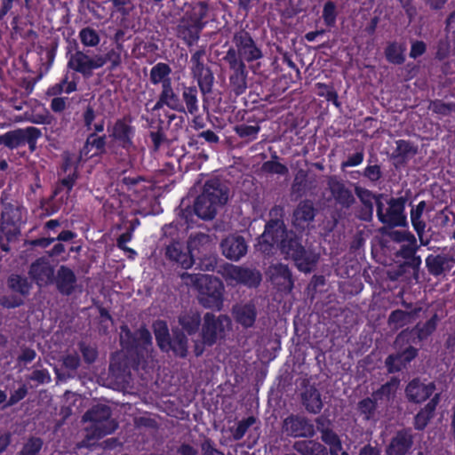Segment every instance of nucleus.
Segmentation results:
<instances>
[{
  "instance_id": "obj_60",
  "label": "nucleus",
  "mask_w": 455,
  "mask_h": 455,
  "mask_svg": "<svg viewBox=\"0 0 455 455\" xmlns=\"http://www.w3.org/2000/svg\"><path fill=\"white\" fill-rule=\"evenodd\" d=\"M363 160V152H357L354 154L353 156H349L347 162L342 164L343 167H349V166H357L359 165Z\"/></svg>"
},
{
  "instance_id": "obj_6",
  "label": "nucleus",
  "mask_w": 455,
  "mask_h": 455,
  "mask_svg": "<svg viewBox=\"0 0 455 455\" xmlns=\"http://www.w3.org/2000/svg\"><path fill=\"white\" fill-rule=\"evenodd\" d=\"M154 331L158 346L162 350L168 351L172 349L176 355L186 356L188 339L183 333L173 331V337L170 340L167 324L163 321H157L154 323Z\"/></svg>"
},
{
  "instance_id": "obj_22",
  "label": "nucleus",
  "mask_w": 455,
  "mask_h": 455,
  "mask_svg": "<svg viewBox=\"0 0 455 455\" xmlns=\"http://www.w3.org/2000/svg\"><path fill=\"white\" fill-rule=\"evenodd\" d=\"M225 60L228 62L230 68L235 71V75L231 76V83L234 84L237 89L243 90L245 88L244 82V64L237 57L236 52L234 49H229L226 54Z\"/></svg>"
},
{
  "instance_id": "obj_10",
  "label": "nucleus",
  "mask_w": 455,
  "mask_h": 455,
  "mask_svg": "<svg viewBox=\"0 0 455 455\" xmlns=\"http://www.w3.org/2000/svg\"><path fill=\"white\" fill-rule=\"evenodd\" d=\"M106 63L107 58L103 55L95 54L90 56L81 51H77L70 55L68 66L84 76H90L94 69L103 67Z\"/></svg>"
},
{
  "instance_id": "obj_24",
  "label": "nucleus",
  "mask_w": 455,
  "mask_h": 455,
  "mask_svg": "<svg viewBox=\"0 0 455 455\" xmlns=\"http://www.w3.org/2000/svg\"><path fill=\"white\" fill-rule=\"evenodd\" d=\"M56 285L61 293L71 294L76 287V277L74 272L70 268L61 266L57 273Z\"/></svg>"
},
{
  "instance_id": "obj_11",
  "label": "nucleus",
  "mask_w": 455,
  "mask_h": 455,
  "mask_svg": "<svg viewBox=\"0 0 455 455\" xmlns=\"http://www.w3.org/2000/svg\"><path fill=\"white\" fill-rule=\"evenodd\" d=\"M398 383L396 381L388 382L381 387V388L372 395L371 398L362 400L358 403V411L365 419L372 418L376 405L379 401L387 402L396 391Z\"/></svg>"
},
{
  "instance_id": "obj_28",
  "label": "nucleus",
  "mask_w": 455,
  "mask_h": 455,
  "mask_svg": "<svg viewBox=\"0 0 455 455\" xmlns=\"http://www.w3.org/2000/svg\"><path fill=\"white\" fill-rule=\"evenodd\" d=\"M294 225L299 228H305L315 217L313 204L309 201L299 204L293 214Z\"/></svg>"
},
{
  "instance_id": "obj_44",
  "label": "nucleus",
  "mask_w": 455,
  "mask_h": 455,
  "mask_svg": "<svg viewBox=\"0 0 455 455\" xmlns=\"http://www.w3.org/2000/svg\"><path fill=\"white\" fill-rule=\"evenodd\" d=\"M76 90V84L74 82H68L66 79L60 83L56 84L47 90V94L56 96L61 92L71 93Z\"/></svg>"
},
{
  "instance_id": "obj_23",
  "label": "nucleus",
  "mask_w": 455,
  "mask_h": 455,
  "mask_svg": "<svg viewBox=\"0 0 455 455\" xmlns=\"http://www.w3.org/2000/svg\"><path fill=\"white\" fill-rule=\"evenodd\" d=\"M233 315L243 327L250 328L254 324L257 316L255 306L251 303L236 305L233 308Z\"/></svg>"
},
{
  "instance_id": "obj_54",
  "label": "nucleus",
  "mask_w": 455,
  "mask_h": 455,
  "mask_svg": "<svg viewBox=\"0 0 455 455\" xmlns=\"http://www.w3.org/2000/svg\"><path fill=\"white\" fill-rule=\"evenodd\" d=\"M207 5L204 3H199L193 8V17L191 18V22H194L196 20H199L202 22V20L207 14Z\"/></svg>"
},
{
  "instance_id": "obj_12",
  "label": "nucleus",
  "mask_w": 455,
  "mask_h": 455,
  "mask_svg": "<svg viewBox=\"0 0 455 455\" xmlns=\"http://www.w3.org/2000/svg\"><path fill=\"white\" fill-rule=\"evenodd\" d=\"M120 341L124 348H134L138 354H142L143 351L148 353L152 344L151 335L148 330L140 329L132 336L126 326L121 328Z\"/></svg>"
},
{
  "instance_id": "obj_25",
  "label": "nucleus",
  "mask_w": 455,
  "mask_h": 455,
  "mask_svg": "<svg viewBox=\"0 0 455 455\" xmlns=\"http://www.w3.org/2000/svg\"><path fill=\"white\" fill-rule=\"evenodd\" d=\"M412 444L411 435L407 431L398 432L393 437L387 450V455H405Z\"/></svg>"
},
{
  "instance_id": "obj_56",
  "label": "nucleus",
  "mask_w": 455,
  "mask_h": 455,
  "mask_svg": "<svg viewBox=\"0 0 455 455\" xmlns=\"http://www.w3.org/2000/svg\"><path fill=\"white\" fill-rule=\"evenodd\" d=\"M217 262V257L214 255L205 257L200 261V268L204 271H212L216 267Z\"/></svg>"
},
{
  "instance_id": "obj_17",
  "label": "nucleus",
  "mask_w": 455,
  "mask_h": 455,
  "mask_svg": "<svg viewBox=\"0 0 455 455\" xmlns=\"http://www.w3.org/2000/svg\"><path fill=\"white\" fill-rule=\"evenodd\" d=\"M54 268L47 259H36L30 267L29 275L39 285L45 286L53 280Z\"/></svg>"
},
{
  "instance_id": "obj_48",
  "label": "nucleus",
  "mask_w": 455,
  "mask_h": 455,
  "mask_svg": "<svg viewBox=\"0 0 455 455\" xmlns=\"http://www.w3.org/2000/svg\"><path fill=\"white\" fill-rule=\"evenodd\" d=\"M386 363L388 368V371L393 372L400 371L406 365L407 363L404 361L402 355H397L388 356L386 361Z\"/></svg>"
},
{
  "instance_id": "obj_43",
  "label": "nucleus",
  "mask_w": 455,
  "mask_h": 455,
  "mask_svg": "<svg viewBox=\"0 0 455 455\" xmlns=\"http://www.w3.org/2000/svg\"><path fill=\"white\" fill-rule=\"evenodd\" d=\"M404 51L405 48L403 45L392 43L386 49V57L390 62L400 64L404 60Z\"/></svg>"
},
{
  "instance_id": "obj_19",
  "label": "nucleus",
  "mask_w": 455,
  "mask_h": 455,
  "mask_svg": "<svg viewBox=\"0 0 455 455\" xmlns=\"http://www.w3.org/2000/svg\"><path fill=\"white\" fill-rule=\"evenodd\" d=\"M268 275L272 283L283 291H290L292 288V281L288 267L278 264L269 267Z\"/></svg>"
},
{
  "instance_id": "obj_5",
  "label": "nucleus",
  "mask_w": 455,
  "mask_h": 455,
  "mask_svg": "<svg viewBox=\"0 0 455 455\" xmlns=\"http://www.w3.org/2000/svg\"><path fill=\"white\" fill-rule=\"evenodd\" d=\"M377 216L379 221L390 227L406 225V216L403 213L404 203L400 198H387L383 195L376 199Z\"/></svg>"
},
{
  "instance_id": "obj_63",
  "label": "nucleus",
  "mask_w": 455,
  "mask_h": 455,
  "mask_svg": "<svg viewBox=\"0 0 455 455\" xmlns=\"http://www.w3.org/2000/svg\"><path fill=\"white\" fill-rule=\"evenodd\" d=\"M82 353L84 355V358L86 362L92 363L95 360L97 356V352L93 347H82Z\"/></svg>"
},
{
  "instance_id": "obj_55",
  "label": "nucleus",
  "mask_w": 455,
  "mask_h": 455,
  "mask_svg": "<svg viewBox=\"0 0 455 455\" xmlns=\"http://www.w3.org/2000/svg\"><path fill=\"white\" fill-rule=\"evenodd\" d=\"M29 379L41 384L49 383L51 381V376L45 370L34 371Z\"/></svg>"
},
{
  "instance_id": "obj_18",
  "label": "nucleus",
  "mask_w": 455,
  "mask_h": 455,
  "mask_svg": "<svg viewBox=\"0 0 455 455\" xmlns=\"http://www.w3.org/2000/svg\"><path fill=\"white\" fill-rule=\"evenodd\" d=\"M164 106L178 112H185V107L180 100L178 93L174 92L172 84L161 89L158 100L153 109H160Z\"/></svg>"
},
{
  "instance_id": "obj_14",
  "label": "nucleus",
  "mask_w": 455,
  "mask_h": 455,
  "mask_svg": "<svg viewBox=\"0 0 455 455\" xmlns=\"http://www.w3.org/2000/svg\"><path fill=\"white\" fill-rule=\"evenodd\" d=\"M204 53V50H198L191 56L190 60L193 76L197 80L203 92L209 90L213 79L210 70L204 65L203 57Z\"/></svg>"
},
{
  "instance_id": "obj_41",
  "label": "nucleus",
  "mask_w": 455,
  "mask_h": 455,
  "mask_svg": "<svg viewBox=\"0 0 455 455\" xmlns=\"http://www.w3.org/2000/svg\"><path fill=\"white\" fill-rule=\"evenodd\" d=\"M8 286L14 291L22 295L28 294L30 290V283L25 277L18 275H12L8 279Z\"/></svg>"
},
{
  "instance_id": "obj_37",
  "label": "nucleus",
  "mask_w": 455,
  "mask_h": 455,
  "mask_svg": "<svg viewBox=\"0 0 455 455\" xmlns=\"http://www.w3.org/2000/svg\"><path fill=\"white\" fill-rule=\"evenodd\" d=\"M182 98L186 104V108L191 115L198 111L197 90L196 87H184L182 91Z\"/></svg>"
},
{
  "instance_id": "obj_32",
  "label": "nucleus",
  "mask_w": 455,
  "mask_h": 455,
  "mask_svg": "<svg viewBox=\"0 0 455 455\" xmlns=\"http://www.w3.org/2000/svg\"><path fill=\"white\" fill-rule=\"evenodd\" d=\"M133 135V131L130 125L123 121H118L113 127L112 136L119 141L123 147H127L131 144V139Z\"/></svg>"
},
{
  "instance_id": "obj_20",
  "label": "nucleus",
  "mask_w": 455,
  "mask_h": 455,
  "mask_svg": "<svg viewBox=\"0 0 455 455\" xmlns=\"http://www.w3.org/2000/svg\"><path fill=\"white\" fill-rule=\"evenodd\" d=\"M435 389V387L433 383L425 384L412 380L406 387V395L410 401L422 403L433 394Z\"/></svg>"
},
{
  "instance_id": "obj_46",
  "label": "nucleus",
  "mask_w": 455,
  "mask_h": 455,
  "mask_svg": "<svg viewBox=\"0 0 455 455\" xmlns=\"http://www.w3.org/2000/svg\"><path fill=\"white\" fill-rule=\"evenodd\" d=\"M411 318V315L402 310L394 311L388 319V323L393 328L398 329L405 325Z\"/></svg>"
},
{
  "instance_id": "obj_58",
  "label": "nucleus",
  "mask_w": 455,
  "mask_h": 455,
  "mask_svg": "<svg viewBox=\"0 0 455 455\" xmlns=\"http://www.w3.org/2000/svg\"><path fill=\"white\" fill-rule=\"evenodd\" d=\"M67 107V98L55 97L52 100L51 108L54 112H62Z\"/></svg>"
},
{
  "instance_id": "obj_21",
  "label": "nucleus",
  "mask_w": 455,
  "mask_h": 455,
  "mask_svg": "<svg viewBox=\"0 0 455 455\" xmlns=\"http://www.w3.org/2000/svg\"><path fill=\"white\" fill-rule=\"evenodd\" d=\"M285 431L295 436H312L314 426L303 418L289 417L283 422Z\"/></svg>"
},
{
  "instance_id": "obj_47",
  "label": "nucleus",
  "mask_w": 455,
  "mask_h": 455,
  "mask_svg": "<svg viewBox=\"0 0 455 455\" xmlns=\"http://www.w3.org/2000/svg\"><path fill=\"white\" fill-rule=\"evenodd\" d=\"M43 442L39 438L30 439L23 447L20 455H37Z\"/></svg>"
},
{
  "instance_id": "obj_7",
  "label": "nucleus",
  "mask_w": 455,
  "mask_h": 455,
  "mask_svg": "<svg viewBox=\"0 0 455 455\" xmlns=\"http://www.w3.org/2000/svg\"><path fill=\"white\" fill-rule=\"evenodd\" d=\"M84 421L91 422V429L96 437L111 434L116 428V422L110 419V410L105 405H97L84 416Z\"/></svg>"
},
{
  "instance_id": "obj_13",
  "label": "nucleus",
  "mask_w": 455,
  "mask_h": 455,
  "mask_svg": "<svg viewBox=\"0 0 455 455\" xmlns=\"http://www.w3.org/2000/svg\"><path fill=\"white\" fill-rule=\"evenodd\" d=\"M27 220V211L19 204H7L2 212V228L7 234H16Z\"/></svg>"
},
{
  "instance_id": "obj_40",
  "label": "nucleus",
  "mask_w": 455,
  "mask_h": 455,
  "mask_svg": "<svg viewBox=\"0 0 455 455\" xmlns=\"http://www.w3.org/2000/svg\"><path fill=\"white\" fill-rule=\"evenodd\" d=\"M79 38L81 43L87 47H95L100 41L98 32L90 27L80 30Z\"/></svg>"
},
{
  "instance_id": "obj_8",
  "label": "nucleus",
  "mask_w": 455,
  "mask_h": 455,
  "mask_svg": "<svg viewBox=\"0 0 455 455\" xmlns=\"http://www.w3.org/2000/svg\"><path fill=\"white\" fill-rule=\"evenodd\" d=\"M229 329L230 319L228 316L220 315L216 317L212 314H206L202 328L203 343L207 346L213 345L219 339H221Z\"/></svg>"
},
{
  "instance_id": "obj_64",
  "label": "nucleus",
  "mask_w": 455,
  "mask_h": 455,
  "mask_svg": "<svg viewBox=\"0 0 455 455\" xmlns=\"http://www.w3.org/2000/svg\"><path fill=\"white\" fill-rule=\"evenodd\" d=\"M202 451L204 455H224L220 451L216 450L210 441L206 440L202 444Z\"/></svg>"
},
{
  "instance_id": "obj_39",
  "label": "nucleus",
  "mask_w": 455,
  "mask_h": 455,
  "mask_svg": "<svg viewBox=\"0 0 455 455\" xmlns=\"http://www.w3.org/2000/svg\"><path fill=\"white\" fill-rule=\"evenodd\" d=\"M323 441L330 446L331 455H340L342 451L341 443L338 435L330 430L323 431Z\"/></svg>"
},
{
  "instance_id": "obj_29",
  "label": "nucleus",
  "mask_w": 455,
  "mask_h": 455,
  "mask_svg": "<svg viewBox=\"0 0 455 455\" xmlns=\"http://www.w3.org/2000/svg\"><path fill=\"white\" fill-rule=\"evenodd\" d=\"M179 323L188 334H193L199 328L201 323L200 314L193 309L186 311L180 315Z\"/></svg>"
},
{
  "instance_id": "obj_53",
  "label": "nucleus",
  "mask_w": 455,
  "mask_h": 455,
  "mask_svg": "<svg viewBox=\"0 0 455 455\" xmlns=\"http://www.w3.org/2000/svg\"><path fill=\"white\" fill-rule=\"evenodd\" d=\"M429 109L436 114L446 116L451 113L453 108L451 105L437 100L431 102Z\"/></svg>"
},
{
  "instance_id": "obj_62",
  "label": "nucleus",
  "mask_w": 455,
  "mask_h": 455,
  "mask_svg": "<svg viewBox=\"0 0 455 455\" xmlns=\"http://www.w3.org/2000/svg\"><path fill=\"white\" fill-rule=\"evenodd\" d=\"M63 364L68 369L75 370L79 364V358L76 355H69L64 358Z\"/></svg>"
},
{
  "instance_id": "obj_59",
  "label": "nucleus",
  "mask_w": 455,
  "mask_h": 455,
  "mask_svg": "<svg viewBox=\"0 0 455 455\" xmlns=\"http://www.w3.org/2000/svg\"><path fill=\"white\" fill-rule=\"evenodd\" d=\"M27 393H28V389H27L26 386L25 385L21 386L17 390H15L13 394H12V395L10 397L9 403L14 404V403H18L19 401H20L21 399H23L26 396Z\"/></svg>"
},
{
  "instance_id": "obj_49",
  "label": "nucleus",
  "mask_w": 455,
  "mask_h": 455,
  "mask_svg": "<svg viewBox=\"0 0 455 455\" xmlns=\"http://www.w3.org/2000/svg\"><path fill=\"white\" fill-rule=\"evenodd\" d=\"M104 145L105 140L103 138L91 136L88 138L84 150L90 151L92 148H95V152L92 155H96L102 150Z\"/></svg>"
},
{
  "instance_id": "obj_15",
  "label": "nucleus",
  "mask_w": 455,
  "mask_h": 455,
  "mask_svg": "<svg viewBox=\"0 0 455 455\" xmlns=\"http://www.w3.org/2000/svg\"><path fill=\"white\" fill-rule=\"evenodd\" d=\"M238 54L247 61H252L261 57V52L255 45L247 32H238L234 36Z\"/></svg>"
},
{
  "instance_id": "obj_42",
  "label": "nucleus",
  "mask_w": 455,
  "mask_h": 455,
  "mask_svg": "<svg viewBox=\"0 0 455 455\" xmlns=\"http://www.w3.org/2000/svg\"><path fill=\"white\" fill-rule=\"evenodd\" d=\"M390 237L393 241L401 243L405 242L407 243V249L409 250L410 253L414 252L415 246H416V238L415 236L411 234L410 232L405 231H393L390 233Z\"/></svg>"
},
{
  "instance_id": "obj_38",
  "label": "nucleus",
  "mask_w": 455,
  "mask_h": 455,
  "mask_svg": "<svg viewBox=\"0 0 455 455\" xmlns=\"http://www.w3.org/2000/svg\"><path fill=\"white\" fill-rule=\"evenodd\" d=\"M356 195L366 207V213L362 216L363 220H370L372 217L373 203H376L378 196H373L369 190L356 188Z\"/></svg>"
},
{
  "instance_id": "obj_36",
  "label": "nucleus",
  "mask_w": 455,
  "mask_h": 455,
  "mask_svg": "<svg viewBox=\"0 0 455 455\" xmlns=\"http://www.w3.org/2000/svg\"><path fill=\"white\" fill-rule=\"evenodd\" d=\"M450 259L443 255H430L426 259V264L429 271L434 275L441 274L446 267H449L448 263Z\"/></svg>"
},
{
  "instance_id": "obj_1",
  "label": "nucleus",
  "mask_w": 455,
  "mask_h": 455,
  "mask_svg": "<svg viewBox=\"0 0 455 455\" xmlns=\"http://www.w3.org/2000/svg\"><path fill=\"white\" fill-rule=\"evenodd\" d=\"M275 245L280 248L286 258L292 259L302 272L313 271L318 261L319 255L312 251H306L298 242L296 235L292 232H286L283 222L280 221H271L266 226L256 248L263 253L269 254L272 253Z\"/></svg>"
},
{
  "instance_id": "obj_34",
  "label": "nucleus",
  "mask_w": 455,
  "mask_h": 455,
  "mask_svg": "<svg viewBox=\"0 0 455 455\" xmlns=\"http://www.w3.org/2000/svg\"><path fill=\"white\" fill-rule=\"evenodd\" d=\"M303 401L307 411L313 413H318L323 407L320 394L315 388L313 387H310L304 393Z\"/></svg>"
},
{
  "instance_id": "obj_16",
  "label": "nucleus",
  "mask_w": 455,
  "mask_h": 455,
  "mask_svg": "<svg viewBox=\"0 0 455 455\" xmlns=\"http://www.w3.org/2000/svg\"><path fill=\"white\" fill-rule=\"evenodd\" d=\"M222 254L230 260H238L247 252L244 239L236 235L226 237L220 243Z\"/></svg>"
},
{
  "instance_id": "obj_51",
  "label": "nucleus",
  "mask_w": 455,
  "mask_h": 455,
  "mask_svg": "<svg viewBox=\"0 0 455 455\" xmlns=\"http://www.w3.org/2000/svg\"><path fill=\"white\" fill-rule=\"evenodd\" d=\"M335 4L332 2H327L324 4L323 17L327 25H332L335 21L336 12Z\"/></svg>"
},
{
  "instance_id": "obj_50",
  "label": "nucleus",
  "mask_w": 455,
  "mask_h": 455,
  "mask_svg": "<svg viewBox=\"0 0 455 455\" xmlns=\"http://www.w3.org/2000/svg\"><path fill=\"white\" fill-rule=\"evenodd\" d=\"M254 423L255 419L253 417H249L246 419L239 422L235 431L234 432V438L235 440L241 439L246 433L247 429Z\"/></svg>"
},
{
  "instance_id": "obj_3",
  "label": "nucleus",
  "mask_w": 455,
  "mask_h": 455,
  "mask_svg": "<svg viewBox=\"0 0 455 455\" xmlns=\"http://www.w3.org/2000/svg\"><path fill=\"white\" fill-rule=\"evenodd\" d=\"M227 200V192L220 186L218 181L207 182L204 185V191L195 203V212L201 219L211 220Z\"/></svg>"
},
{
  "instance_id": "obj_57",
  "label": "nucleus",
  "mask_w": 455,
  "mask_h": 455,
  "mask_svg": "<svg viewBox=\"0 0 455 455\" xmlns=\"http://www.w3.org/2000/svg\"><path fill=\"white\" fill-rule=\"evenodd\" d=\"M339 187V194L337 196V198L344 204L348 205L353 201V196L351 193L345 189L342 186L338 184Z\"/></svg>"
},
{
  "instance_id": "obj_2",
  "label": "nucleus",
  "mask_w": 455,
  "mask_h": 455,
  "mask_svg": "<svg viewBox=\"0 0 455 455\" xmlns=\"http://www.w3.org/2000/svg\"><path fill=\"white\" fill-rule=\"evenodd\" d=\"M182 280L187 285L194 286L199 292V299L205 307L220 308L223 284L220 279L209 275L183 274Z\"/></svg>"
},
{
  "instance_id": "obj_52",
  "label": "nucleus",
  "mask_w": 455,
  "mask_h": 455,
  "mask_svg": "<svg viewBox=\"0 0 455 455\" xmlns=\"http://www.w3.org/2000/svg\"><path fill=\"white\" fill-rule=\"evenodd\" d=\"M263 170L267 172L277 173V174H284L287 172V168L276 162V161H267L263 164Z\"/></svg>"
},
{
  "instance_id": "obj_45",
  "label": "nucleus",
  "mask_w": 455,
  "mask_h": 455,
  "mask_svg": "<svg viewBox=\"0 0 455 455\" xmlns=\"http://www.w3.org/2000/svg\"><path fill=\"white\" fill-rule=\"evenodd\" d=\"M236 133L243 139L253 140L259 132V125L240 124L235 127Z\"/></svg>"
},
{
  "instance_id": "obj_26",
  "label": "nucleus",
  "mask_w": 455,
  "mask_h": 455,
  "mask_svg": "<svg viewBox=\"0 0 455 455\" xmlns=\"http://www.w3.org/2000/svg\"><path fill=\"white\" fill-rule=\"evenodd\" d=\"M204 28V23L200 22L199 20L194 22H185L179 27L180 36L189 45L195 44L199 38V34Z\"/></svg>"
},
{
  "instance_id": "obj_27",
  "label": "nucleus",
  "mask_w": 455,
  "mask_h": 455,
  "mask_svg": "<svg viewBox=\"0 0 455 455\" xmlns=\"http://www.w3.org/2000/svg\"><path fill=\"white\" fill-rule=\"evenodd\" d=\"M172 69L165 63H157L152 67L150 70V82L156 85L161 84V89L172 84L171 75Z\"/></svg>"
},
{
  "instance_id": "obj_33",
  "label": "nucleus",
  "mask_w": 455,
  "mask_h": 455,
  "mask_svg": "<svg viewBox=\"0 0 455 455\" xmlns=\"http://www.w3.org/2000/svg\"><path fill=\"white\" fill-rule=\"evenodd\" d=\"M225 275L229 279L243 283H247V277L251 275L253 277V283H258L259 282V275L258 273H252L237 266H228L225 269Z\"/></svg>"
},
{
  "instance_id": "obj_4",
  "label": "nucleus",
  "mask_w": 455,
  "mask_h": 455,
  "mask_svg": "<svg viewBox=\"0 0 455 455\" xmlns=\"http://www.w3.org/2000/svg\"><path fill=\"white\" fill-rule=\"evenodd\" d=\"M211 247L210 237L204 234H198L190 238L188 244V251L184 250L180 243L175 242L166 248V257L178 263L181 267L188 269L194 263V251H207Z\"/></svg>"
},
{
  "instance_id": "obj_9",
  "label": "nucleus",
  "mask_w": 455,
  "mask_h": 455,
  "mask_svg": "<svg viewBox=\"0 0 455 455\" xmlns=\"http://www.w3.org/2000/svg\"><path fill=\"white\" fill-rule=\"evenodd\" d=\"M42 135L39 129L29 126L24 129H16L0 135V145L11 149L28 144L34 149L36 140Z\"/></svg>"
},
{
  "instance_id": "obj_35",
  "label": "nucleus",
  "mask_w": 455,
  "mask_h": 455,
  "mask_svg": "<svg viewBox=\"0 0 455 455\" xmlns=\"http://www.w3.org/2000/svg\"><path fill=\"white\" fill-rule=\"evenodd\" d=\"M295 448L304 455H328L327 450L322 444L313 441L297 443Z\"/></svg>"
},
{
  "instance_id": "obj_30",
  "label": "nucleus",
  "mask_w": 455,
  "mask_h": 455,
  "mask_svg": "<svg viewBox=\"0 0 455 455\" xmlns=\"http://www.w3.org/2000/svg\"><path fill=\"white\" fill-rule=\"evenodd\" d=\"M440 395L436 394L426 407L420 411L415 417V426L418 429L424 428L430 418L433 416L437 403H439Z\"/></svg>"
},
{
  "instance_id": "obj_31",
  "label": "nucleus",
  "mask_w": 455,
  "mask_h": 455,
  "mask_svg": "<svg viewBox=\"0 0 455 455\" xmlns=\"http://www.w3.org/2000/svg\"><path fill=\"white\" fill-rule=\"evenodd\" d=\"M426 208V202L421 201L415 207H412L411 211V224L420 239L426 228V223L422 220V215L425 212Z\"/></svg>"
},
{
  "instance_id": "obj_61",
  "label": "nucleus",
  "mask_w": 455,
  "mask_h": 455,
  "mask_svg": "<svg viewBox=\"0 0 455 455\" xmlns=\"http://www.w3.org/2000/svg\"><path fill=\"white\" fill-rule=\"evenodd\" d=\"M426 51V45L422 42H415L411 45L410 56L411 58H417L422 55Z\"/></svg>"
}]
</instances>
